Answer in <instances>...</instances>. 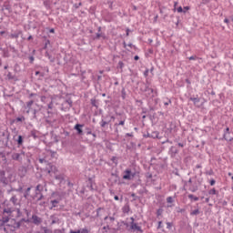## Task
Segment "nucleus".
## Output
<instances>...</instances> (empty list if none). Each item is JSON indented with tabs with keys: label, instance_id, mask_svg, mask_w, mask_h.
I'll list each match as a JSON object with an SVG mask.
<instances>
[{
	"label": "nucleus",
	"instance_id": "17",
	"mask_svg": "<svg viewBox=\"0 0 233 233\" xmlns=\"http://www.w3.org/2000/svg\"><path fill=\"white\" fill-rule=\"evenodd\" d=\"M101 37H102L103 39H105V37H106L105 34H103V33H97V34H96V39H101Z\"/></svg>",
	"mask_w": 233,
	"mask_h": 233
},
{
	"label": "nucleus",
	"instance_id": "63",
	"mask_svg": "<svg viewBox=\"0 0 233 233\" xmlns=\"http://www.w3.org/2000/svg\"><path fill=\"white\" fill-rule=\"evenodd\" d=\"M27 192H30V187L27 188Z\"/></svg>",
	"mask_w": 233,
	"mask_h": 233
},
{
	"label": "nucleus",
	"instance_id": "62",
	"mask_svg": "<svg viewBox=\"0 0 233 233\" xmlns=\"http://www.w3.org/2000/svg\"><path fill=\"white\" fill-rule=\"evenodd\" d=\"M88 134H92V131L87 132V135H88Z\"/></svg>",
	"mask_w": 233,
	"mask_h": 233
},
{
	"label": "nucleus",
	"instance_id": "5",
	"mask_svg": "<svg viewBox=\"0 0 233 233\" xmlns=\"http://www.w3.org/2000/svg\"><path fill=\"white\" fill-rule=\"evenodd\" d=\"M90 231L86 228H84L82 229H78L76 231H74V230H70L69 233H89Z\"/></svg>",
	"mask_w": 233,
	"mask_h": 233
},
{
	"label": "nucleus",
	"instance_id": "21",
	"mask_svg": "<svg viewBox=\"0 0 233 233\" xmlns=\"http://www.w3.org/2000/svg\"><path fill=\"white\" fill-rule=\"evenodd\" d=\"M17 143H18V145H23V137L22 136H18Z\"/></svg>",
	"mask_w": 233,
	"mask_h": 233
},
{
	"label": "nucleus",
	"instance_id": "46",
	"mask_svg": "<svg viewBox=\"0 0 233 233\" xmlns=\"http://www.w3.org/2000/svg\"><path fill=\"white\" fill-rule=\"evenodd\" d=\"M127 46H129V48H132L133 45L132 44H128Z\"/></svg>",
	"mask_w": 233,
	"mask_h": 233
},
{
	"label": "nucleus",
	"instance_id": "58",
	"mask_svg": "<svg viewBox=\"0 0 233 233\" xmlns=\"http://www.w3.org/2000/svg\"><path fill=\"white\" fill-rule=\"evenodd\" d=\"M191 192H196V189H191Z\"/></svg>",
	"mask_w": 233,
	"mask_h": 233
},
{
	"label": "nucleus",
	"instance_id": "14",
	"mask_svg": "<svg viewBox=\"0 0 233 233\" xmlns=\"http://www.w3.org/2000/svg\"><path fill=\"white\" fill-rule=\"evenodd\" d=\"M10 201L13 203V205H17V198L15 196H13L10 198Z\"/></svg>",
	"mask_w": 233,
	"mask_h": 233
},
{
	"label": "nucleus",
	"instance_id": "8",
	"mask_svg": "<svg viewBox=\"0 0 233 233\" xmlns=\"http://www.w3.org/2000/svg\"><path fill=\"white\" fill-rule=\"evenodd\" d=\"M12 212H14V208H4V214H8V216H10L12 214Z\"/></svg>",
	"mask_w": 233,
	"mask_h": 233
},
{
	"label": "nucleus",
	"instance_id": "49",
	"mask_svg": "<svg viewBox=\"0 0 233 233\" xmlns=\"http://www.w3.org/2000/svg\"><path fill=\"white\" fill-rule=\"evenodd\" d=\"M178 147H183V144L182 143H178Z\"/></svg>",
	"mask_w": 233,
	"mask_h": 233
},
{
	"label": "nucleus",
	"instance_id": "54",
	"mask_svg": "<svg viewBox=\"0 0 233 233\" xmlns=\"http://www.w3.org/2000/svg\"><path fill=\"white\" fill-rule=\"evenodd\" d=\"M188 183H192V178H189Z\"/></svg>",
	"mask_w": 233,
	"mask_h": 233
},
{
	"label": "nucleus",
	"instance_id": "15",
	"mask_svg": "<svg viewBox=\"0 0 233 233\" xmlns=\"http://www.w3.org/2000/svg\"><path fill=\"white\" fill-rule=\"evenodd\" d=\"M56 152H54V151H51V150H48L47 152H46V155L47 156H51V157H56Z\"/></svg>",
	"mask_w": 233,
	"mask_h": 233
},
{
	"label": "nucleus",
	"instance_id": "41",
	"mask_svg": "<svg viewBox=\"0 0 233 233\" xmlns=\"http://www.w3.org/2000/svg\"><path fill=\"white\" fill-rule=\"evenodd\" d=\"M184 10H190V7L189 6H185Z\"/></svg>",
	"mask_w": 233,
	"mask_h": 233
},
{
	"label": "nucleus",
	"instance_id": "45",
	"mask_svg": "<svg viewBox=\"0 0 233 233\" xmlns=\"http://www.w3.org/2000/svg\"><path fill=\"white\" fill-rule=\"evenodd\" d=\"M27 39L28 41H30V39H33L32 35H29Z\"/></svg>",
	"mask_w": 233,
	"mask_h": 233
},
{
	"label": "nucleus",
	"instance_id": "37",
	"mask_svg": "<svg viewBox=\"0 0 233 233\" xmlns=\"http://www.w3.org/2000/svg\"><path fill=\"white\" fill-rule=\"evenodd\" d=\"M224 23H226L227 25H228V23H229L228 19L226 18V19L224 20Z\"/></svg>",
	"mask_w": 233,
	"mask_h": 233
},
{
	"label": "nucleus",
	"instance_id": "16",
	"mask_svg": "<svg viewBox=\"0 0 233 233\" xmlns=\"http://www.w3.org/2000/svg\"><path fill=\"white\" fill-rule=\"evenodd\" d=\"M36 192H43V186L38 184L35 187Z\"/></svg>",
	"mask_w": 233,
	"mask_h": 233
},
{
	"label": "nucleus",
	"instance_id": "3",
	"mask_svg": "<svg viewBox=\"0 0 233 233\" xmlns=\"http://www.w3.org/2000/svg\"><path fill=\"white\" fill-rule=\"evenodd\" d=\"M32 219L35 225H41V223H43V219H41V218L37 217L36 215H33Z\"/></svg>",
	"mask_w": 233,
	"mask_h": 233
},
{
	"label": "nucleus",
	"instance_id": "13",
	"mask_svg": "<svg viewBox=\"0 0 233 233\" xmlns=\"http://www.w3.org/2000/svg\"><path fill=\"white\" fill-rule=\"evenodd\" d=\"M209 196H217L218 191L216 190V188H212L208 191Z\"/></svg>",
	"mask_w": 233,
	"mask_h": 233
},
{
	"label": "nucleus",
	"instance_id": "40",
	"mask_svg": "<svg viewBox=\"0 0 233 233\" xmlns=\"http://www.w3.org/2000/svg\"><path fill=\"white\" fill-rule=\"evenodd\" d=\"M29 59H30L31 63H33V61H34V56H30Z\"/></svg>",
	"mask_w": 233,
	"mask_h": 233
},
{
	"label": "nucleus",
	"instance_id": "34",
	"mask_svg": "<svg viewBox=\"0 0 233 233\" xmlns=\"http://www.w3.org/2000/svg\"><path fill=\"white\" fill-rule=\"evenodd\" d=\"M194 59H196V56H190L189 57V61H194Z\"/></svg>",
	"mask_w": 233,
	"mask_h": 233
},
{
	"label": "nucleus",
	"instance_id": "20",
	"mask_svg": "<svg viewBox=\"0 0 233 233\" xmlns=\"http://www.w3.org/2000/svg\"><path fill=\"white\" fill-rule=\"evenodd\" d=\"M8 221H10V218H8V217L2 218V222L3 223H8Z\"/></svg>",
	"mask_w": 233,
	"mask_h": 233
},
{
	"label": "nucleus",
	"instance_id": "28",
	"mask_svg": "<svg viewBox=\"0 0 233 233\" xmlns=\"http://www.w3.org/2000/svg\"><path fill=\"white\" fill-rule=\"evenodd\" d=\"M209 185H211V187H214V185H216V180L211 179Z\"/></svg>",
	"mask_w": 233,
	"mask_h": 233
},
{
	"label": "nucleus",
	"instance_id": "43",
	"mask_svg": "<svg viewBox=\"0 0 233 233\" xmlns=\"http://www.w3.org/2000/svg\"><path fill=\"white\" fill-rule=\"evenodd\" d=\"M161 224H162V222L159 221V222H158V228H161Z\"/></svg>",
	"mask_w": 233,
	"mask_h": 233
},
{
	"label": "nucleus",
	"instance_id": "12",
	"mask_svg": "<svg viewBox=\"0 0 233 233\" xmlns=\"http://www.w3.org/2000/svg\"><path fill=\"white\" fill-rule=\"evenodd\" d=\"M187 198H188L189 199H193V201H199V198L195 197V196L192 195V194H189V195L187 196Z\"/></svg>",
	"mask_w": 233,
	"mask_h": 233
},
{
	"label": "nucleus",
	"instance_id": "9",
	"mask_svg": "<svg viewBox=\"0 0 233 233\" xmlns=\"http://www.w3.org/2000/svg\"><path fill=\"white\" fill-rule=\"evenodd\" d=\"M55 179H57V181H59L60 183H63V181H65V175H56L55 177Z\"/></svg>",
	"mask_w": 233,
	"mask_h": 233
},
{
	"label": "nucleus",
	"instance_id": "52",
	"mask_svg": "<svg viewBox=\"0 0 233 233\" xmlns=\"http://www.w3.org/2000/svg\"><path fill=\"white\" fill-rule=\"evenodd\" d=\"M109 219H110L111 221H114V218H112V217H110Z\"/></svg>",
	"mask_w": 233,
	"mask_h": 233
},
{
	"label": "nucleus",
	"instance_id": "56",
	"mask_svg": "<svg viewBox=\"0 0 233 233\" xmlns=\"http://www.w3.org/2000/svg\"><path fill=\"white\" fill-rule=\"evenodd\" d=\"M157 216H161V213L159 211H157Z\"/></svg>",
	"mask_w": 233,
	"mask_h": 233
},
{
	"label": "nucleus",
	"instance_id": "22",
	"mask_svg": "<svg viewBox=\"0 0 233 233\" xmlns=\"http://www.w3.org/2000/svg\"><path fill=\"white\" fill-rule=\"evenodd\" d=\"M190 214L191 216H198V214H199V209H195Z\"/></svg>",
	"mask_w": 233,
	"mask_h": 233
},
{
	"label": "nucleus",
	"instance_id": "44",
	"mask_svg": "<svg viewBox=\"0 0 233 233\" xmlns=\"http://www.w3.org/2000/svg\"><path fill=\"white\" fill-rule=\"evenodd\" d=\"M176 6H177V2L174 3V7L176 8Z\"/></svg>",
	"mask_w": 233,
	"mask_h": 233
},
{
	"label": "nucleus",
	"instance_id": "6",
	"mask_svg": "<svg viewBox=\"0 0 233 233\" xmlns=\"http://www.w3.org/2000/svg\"><path fill=\"white\" fill-rule=\"evenodd\" d=\"M12 159H14L15 161H21V154L13 153Z\"/></svg>",
	"mask_w": 233,
	"mask_h": 233
},
{
	"label": "nucleus",
	"instance_id": "32",
	"mask_svg": "<svg viewBox=\"0 0 233 233\" xmlns=\"http://www.w3.org/2000/svg\"><path fill=\"white\" fill-rule=\"evenodd\" d=\"M23 119H25V117H17L16 121H23Z\"/></svg>",
	"mask_w": 233,
	"mask_h": 233
},
{
	"label": "nucleus",
	"instance_id": "51",
	"mask_svg": "<svg viewBox=\"0 0 233 233\" xmlns=\"http://www.w3.org/2000/svg\"><path fill=\"white\" fill-rule=\"evenodd\" d=\"M48 108H52V104H49V105H48Z\"/></svg>",
	"mask_w": 233,
	"mask_h": 233
},
{
	"label": "nucleus",
	"instance_id": "61",
	"mask_svg": "<svg viewBox=\"0 0 233 233\" xmlns=\"http://www.w3.org/2000/svg\"><path fill=\"white\" fill-rule=\"evenodd\" d=\"M98 32H101V27H98Z\"/></svg>",
	"mask_w": 233,
	"mask_h": 233
},
{
	"label": "nucleus",
	"instance_id": "57",
	"mask_svg": "<svg viewBox=\"0 0 233 233\" xmlns=\"http://www.w3.org/2000/svg\"><path fill=\"white\" fill-rule=\"evenodd\" d=\"M124 47L127 48V44L126 43H124Z\"/></svg>",
	"mask_w": 233,
	"mask_h": 233
},
{
	"label": "nucleus",
	"instance_id": "55",
	"mask_svg": "<svg viewBox=\"0 0 233 233\" xmlns=\"http://www.w3.org/2000/svg\"><path fill=\"white\" fill-rule=\"evenodd\" d=\"M104 219H105V221H106L108 219V217H106Z\"/></svg>",
	"mask_w": 233,
	"mask_h": 233
},
{
	"label": "nucleus",
	"instance_id": "23",
	"mask_svg": "<svg viewBox=\"0 0 233 233\" xmlns=\"http://www.w3.org/2000/svg\"><path fill=\"white\" fill-rule=\"evenodd\" d=\"M167 203H174V198L172 197H167Z\"/></svg>",
	"mask_w": 233,
	"mask_h": 233
},
{
	"label": "nucleus",
	"instance_id": "19",
	"mask_svg": "<svg viewBox=\"0 0 233 233\" xmlns=\"http://www.w3.org/2000/svg\"><path fill=\"white\" fill-rule=\"evenodd\" d=\"M190 101H192L194 103V105H197V103H199V98L191 97Z\"/></svg>",
	"mask_w": 233,
	"mask_h": 233
},
{
	"label": "nucleus",
	"instance_id": "10",
	"mask_svg": "<svg viewBox=\"0 0 233 233\" xmlns=\"http://www.w3.org/2000/svg\"><path fill=\"white\" fill-rule=\"evenodd\" d=\"M122 212L124 214H128V212H130V207L128 205H126L122 208Z\"/></svg>",
	"mask_w": 233,
	"mask_h": 233
},
{
	"label": "nucleus",
	"instance_id": "31",
	"mask_svg": "<svg viewBox=\"0 0 233 233\" xmlns=\"http://www.w3.org/2000/svg\"><path fill=\"white\" fill-rule=\"evenodd\" d=\"M106 126V121H102L101 127H105Z\"/></svg>",
	"mask_w": 233,
	"mask_h": 233
},
{
	"label": "nucleus",
	"instance_id": "4",
	"mask_svg": "<svg viewBox=\"0 0 233 233\" xmlns=\"http://www.w3.org/2000/svg\"><path fill=\"white\" fill-rule=\"evenodd\" d=\"M83 125H80V124H76L75 126V130H76L77 134H79V136L83 135Z\"/></svg>",
	"mask_w": 233,
	"mask_h": 233
},
{
	"label": "nucleus",
	"instance_id": "29",
	"mask_svg": "<svg viewBox=\"0 0 233 233\" xmlns=\"http://www.w3.org/2000/svg\"><path fill=\"white\" fill-rule=\"evenodd\" d=\"M118 66H119L120 68H123V66H125V64H124L123 62L119 61V62H118Z\"/></svg>",
	"mask_w": 233,
	"mask_h": 233
},
{
	"label": "nucleus",
	"instance_id": "48",
	"mask_svg": "<svg viewBox=\"0 0 233 233\" xmlns=\"http://www.w3.org/2000/svg\"><path fill=\"white\" fill-rule=\"evenodd\" d=\"M92 106H96V102L95 101H92Z\"/></svg>",
	"mask_w": 233,
	"mask_h": 233
},
{
	"label": "nucleus",
	"instance_id": "53",
	"mask_svg": "<svg viewBox=\"0 0 233 233\" xmlns=\"http://www.w3.org/2000/svg\"><path fill=\"white\" fill-rule=\"evenodd\" d=\"M0 34H1V35H3V34H5V31H1Z\"/></svg>",
	"mask_w": 233,
	"mask_h": 233
},
{
	"label": "nucleus",
	"instance_id": "42",
	"mask_svg": "<svg viewBox=\"0 0 233 233\" xmlns=\"http://www.w3.org/2000/svg\"><path fill=\"white\" fill-rule=\"evenodd\" d=\"M43 199V195H40V198H38V201H41Z\"/></svg>",
	"mask_w": 233,
	"mask_h": 233
},
{
	"label": "nucleus",
	"instance_id": "30",
	"mask_svg": "<svg viewBox=\"0 0 233 233\" xmlns=\"http://www.w3.org/2000/svg\"><path fill=\"white\" fill-rule=\"evenodd\" d=\"M147 92H149V94H154V90L152 88H147Z\"/></svg>",
	"mask_w": 233,
	"mask_h": 233
},
{
	"label": "nucleus",
	"instance_id": "36",
	"mask_svg": "<svg viewBox=\"0 0 233 233\" xmlns=\"http://www.w3.org/2000/svg\"><path fill=\"white\" fill-rule=\"evenodd\" d=\"M50 34H54L56 32V30H54V28L49 30Z\"/></svg>",
	"mask_w": 233,
	"mask_h": 233
},
{
	"label": "nucleus",
	"instance_id": "27",
	"mask_svg": "<svg viewBox=\"0 0 233 233\" xmlns=\"http://www.w3.org/2000/svg\"><path fill=\"white\" fill-rule=\"evenodd\" d=\"M11 37H12V39H17V37H19V35H17V34H12V35H11Z\"/></svg>",
	"mask_w": 233,
	"mask_h": 233
},
{
	"label": "nucleus",
	"instance_id": "59",
	"mask_svg": "<svg viewBox=\"0 0 233 233\" xmlns=\"http://www.w3.org/2000/svg\"><path fill=\"white\" fill-rule=\"evenodd\" d=\"M128 32H129V30L127 29V35H128Z\"/></svg>",
	"mask_w": 233,
	"mask_h": 233
},
{
	"label": "nucleus",
	"instance_id": "50",
	"mask_svg": "<svg viewBox=\"0 0 233 233\" xmlns=\"http://www.w3.org/2000/svg\"><path fill=\"white\" fill-rule=\"evenodd\" d=\"M39 161H40V163H43V161H45V159L40 158Z\"/></svg>",
	"mask_w": 233,
	"mask_h": 233
},
{
	"label": "nucleus",
	"instance_id": "35",
	"mask_svg": "<svg viewBox=\"0 0 233 233\" xmlns=\"http://www.w3.org/2000/svg\"><path fill=\"white\" fill-rule=\"evenodd\" d=\"M114 199H115L116 201H119V197L115 196V197H114Z\"/></svg>",
	"mask_w": 233,
	"mask_h": 233
},
{
	"label": "nucleus",
	"instance_id": "33",
	"mask_svg": "<svg viewBox=\"0 0 233 233\" xmlns=\"http://www.w3.org/2000/svg\"><path fill=\"white\" fill-rule=\"evenodd\" d=\"M134 59H135V61H139V56H135Z\"/></svg>",
	"mask_w": 233,
	"mask_h": 233
},
{
	"label": "nucleus",
	"instance_id": "11",
	"mask_svg": "<svg viewBox=\"0 0 233 233\" xmlns=\"http://www.w3.org/2000/svg\"><path fill=\"white\" fill-rule=\"evenodd\" d=\"M32 105H34L33 100L26 103V106L28 108V110L26 111V114H30V110L32 109Z\"/></svg>",
	"mask_w": 233,
	"mask_h": 233
},
{
	"label": "nucleus",
	"instance_id": "1",
	"mask_svg": "<svg viewBox=\"0 0 233 233\" xmlns=\"http://www.w3.org/2000/svg\"><path fill=\"white\" fill-rule=\"evenodd\" d=\"M136 177V173H132L131 169H126L124 171L123 179H126L127 181H130Z\"/></svg>",
	"mask_w": 233,
	"mask_h": 233
},
{
	"label": "nucleus",
	"instance_id": "7",
	"mask_svg": "<svg viewBox=\"0 0 233 233\" xmlns=\"http://www.w3.org/2000/svg\"><path fill=\"white\" fill-rule=\"evenodd\" d=\"M131 228L132 230L141 231V227H139L137 223L134 222L131 223Z\"/></svg>",
	"mask_w": 233,
	"mask_h": 233
},
{
	"label": "nucleus",
	"instance_id": "26",
	"mask_svg": "<svg viewBox=\"0 0 233 233\" xmlns=\"http://www.w3.org/2000/svg\"><path fill=\"white\" fill-rule=\"evenodd\" d=\"M177 12H178V14H181V12H184V14H185V11H183V7H181V6L177 8Z\"/></svg>",
	"mask_w": 233,
	"mask_h": 233
},
{
	"label": "nucleus",
	"instance_id": "2",
	"mask_svg": "<svg viewBox=\"0 0 233 233\" xmlns=\"http://www.w3.org/2000/svg\"><path fill=\"white\" fill-rule=\"evenodd\" d=\"M125 121H127V119H126V118H122L120 122L115 123L114 127H115V128H116V129H115V132H116V134L119 133L118 127H125Z\"/></svg>",
	"mask_w": 233,
	"mask_h": 233
},
{
	"label": "nucleus",
	"instance_id": "64",
	"mask_svg": "<svg viewBox=\"0 0 233 233\" xmlns=\"http://www.w3.org/2000/svg\"><path fill=\"white\" fill-rule=\"evenodd\" d=\"M228 176H232V173H228Z\"/></svg>",
	"mask_w": 233,
	"mask_h": 233
},
{
	"label": "nucleus",
	"instance_id": "25",
	"mask_svg": "<svg viewBox=\"0 0 233 233\" xmlns=\"http://www.w3.org/2000/svg\"><path fill=\"white\" fill-rule=\"evenodd\" d=\"M167 228H168V230H170V228H172V223L171 222H167Z\"/></svg>",
	"mask_w": 233,
	"mask_h": 233
},
{
	"label": "nucleus",
	"instance_id": "18",
	"mask_svg": "<svg viewBox=\"0 0 233 233\" xmlns=\"http://www.w3.org/2000/svg\"><path fill=\"white\" fill-rule=\"evenodd\" d=\"M59 203V200L55 199V200H51V204L53 205V208L57 207V204Z\"/></svg>",
	"mask_w": 233,
	"mask_h": 233
},
{
	"label": "nucleus",
	"instance_id": "39",
	"mask_svg": "<svg viewBox=\"0 0 233 233\" xmlns=\"http://www.w3.org/2000/svg\"><path fill=\"white\" fill-rule=\"evenodd\" d=\"M33 114H34V116H35V114H37V110L34 109V110H33Z\"/></svg>",
	"mask_w": 233,
	"mask_h": 233
},
{
	"label": "nucleus",
	"instance_id": "47",
	"mask_svg": "<svg viewBox=\"0 0 233 233\" xmlns=\"http://www.w3.org/2000/svg\"><path fill=\"white\" fill-rule=\"evenodd\" d=\"M208 201H210V198H206V203H208Z\"/></svg>",
	"mask_w": 233,
	"mask_h": 233
},
{
	"label": "nucleus",
	"instance_id": "60",
	"mask_svg": "<svg viewBox=\"0 0 233 233\" xmlns=\"http://www.w3.org/2000/svg\"><path fill=\"white\" fill-rule=\"evenodd\" d=\"M208 174H209V176L212 175V171H209Z\"/></svg>",
	"mask_w": 233,
	"mask_h": 233
},
{
	"label": "nucleus",
	"instance_id": "38",
	"mask_svg": "<svg viewBox=\"0 0 233 233\" xmlns=\"http://www.w3.org/2000/svg\"><path fill=\"white\" fill-rule=\"evenodd\" d=\"M127 136L128 137H132V133H127Z\"/></svg>",
	"mask_w": 233,
	"mask_h": 233
},
{
	"label": "nucleus",
	"instance_id": "24",
	"mask_svg": "<svg viewBox=\"0 0 233 233\" xmlns=\"http://www.w3.org/2000/svg\"><path fill=\"white\" fill-rule=\"evenodd\" d=\"M229 132H230V128L227 127V128H226V132H225V134H224V138H225V139H228V138H227V134H229Z\"/></svg>",
	"mask_w": 233,
	"mask_h": 233
}]
</instances>
